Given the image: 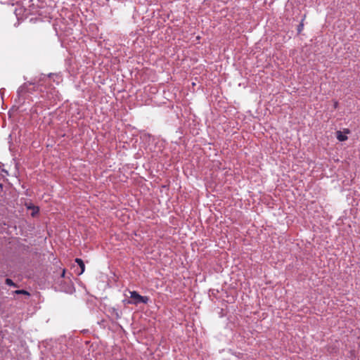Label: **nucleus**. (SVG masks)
I'll return each mask as SVG.
<instances>
[{
  "instance_id": "39448f33",
  "label": "nucleus",
  "mask_w": 360,
  "mask_h": 360,
  "mask_svg": "<svg viewBox=\"0 0 360 360\" xmlns=\"http://www.w3.org/2000/svg\"><path fill=\"white\" fill-rule=\"evenodd\" d=\"M336 137L338 141H345L347 140V136L345 134H342V133L340 131H338L336 132Z\"/></svg>"
},
{
  "instance_id": "f03ea898",
  "label": "nucleus",
  "mask_w": 360,
  "mask_h": 360,
  "mask_svg": "<svg viewBox=\"0 0 360 360\" xmlns=\"http://www.w3.org/2000/svg\"><path fill=\"white\" fill-rule=\"evenodd\" d=\"M109 312L111 316L116 320L121 318L122 312L115 307H112L109 309Z\"/></svg>"
},
{
  "instance_id": "f257e3e1",
  "label": "nucleus",
  "mask_w": 360,
  "mask_h": 360,
  "mask_svg": "<svg viewBox=\"0 0 360 360\" xmlns=\"http://www.w3.org/2000/svg\"><path fill=\"white\" fill-rule=\"evenodd\" d=\"M129 293L132 304L138 305L141 303L147 304L149 301L148 297L142 296L139 295L136 291H129Z\"/></svg>"
},
{
  "instance_id": "423d86ee",
  "label": "nucleus",
  "mask_w": 360,
  "mask_h": 360,
  "mask_svg": "<svg viewBox=\"0 0 360 360\" xmlns=\"http://www.w3.org/2000/svg\"><path fill=\"white\" fill-rule=\"evenodd\" d=\"M28 209H32V212L31 214L32 217H34L36 214H37L39 211V207L34 206H29Z\"/></svg>"
},
{
  "instance_id": "ddd939ff",
  "label": "nucleus",
  "mask_w": 360,
  "mask_h": 360,
  "mask_svg": "<svg viewBox=\"0 0 360 360\" xmlns=\"http://www.w3.org/2000/svg\"><path fill=\"white\" fill-rule=\"evenodd\" d=\"M345 134H349V129H345Z\"/></svg>"
},
{
  "instance_id": "1a4fd4ad",
  "label": "nucleus",
  "mask_w": 360,
  "mask_h": 360,
  "mask_svg": "<svg viewBox=\"0 0 360 360\" xmlns=\"http://www.w3.org/2000/svg\"><path fill=\"white\" fill-rule=\"evenodd\" d=\"M122 302H123V303L124 304H132L131 298L130 299H125Z\"/></svg>"
},
{
  "instance_id": "9d476101",
  "label": "nucleus",
  "mask_w": 360,
  "mask_h": 360,
  "mask_svg": "<svg viewBox=\"0 0 360 360\" xmlns=\"http://www.w3.org/2000/svg\"><path fill=\"white\" fill-rule=\"evenodd\" d=\"M303 27H304V25L302 22H301L298 27H297V32L300 33L302 32V30H303Z\"/></svg>"
},
{
  "instance_id": "0eeeda50",
  "label": "nucleus",
  "mask_w": 360,
  "mask_h": 360,
  "mask_svg": "<svg viewBox=\"0 0 360 360\" xmlns=\"http://www.w3.org/2000/svg\"><path fill=\"white\" fill-rule=\"evenodd\" d=\"M5 283L10 286L17 287V284L15 283L11 278H6L5 280Z\"/></svg>"
},
{
  "instance_id": "6e6552de",
  "label": "nucleus",
  "mask_w": 360,
  "mask_h": 360,
  "mask_svg": "<svg viewBox=\"0 0 360 360\" xmlns=\"http://www.w3.org/2000/svg\"><path fill=\"white\" fill-rule=\"evenodd\" d=\"M14 293L17 294V295L23 294V295H30V293L25 290H16L15 291H14Z\"/></svg>"
},
{
  "instance_id": "9b49d317",
  "label": "nucleus",
  "mask_w": 360,
  "mask_h": 360,
  "mask_svg": "<svg viewBox=\"0 0 360 360\" xmlns=\"http://www.w3.org/2000/svg\"><path fill=\"white\" fill-rule=\"evenodd\" d=\"M65 269H63L62 271L61 276H60V278H63L65 277Z\"/></svg>"
},
{
  "instance_id": "f8f14e48",
  "label": "nucleus",
  "mask_w": 360,
  "mask_h": 360,
  "mask_svg": "<svg viewBox=\"0 0 360 360\" xmlns=\"http://www.w3.org/2000/svg\"><path fill=\"white\" fill-rule=\"evenodd\" d=\"M338 103L335 102L334 104V108H336L338 107Z\"/></svg>"
},
{
  "instance_id": "20e7f679",
  "label": "nucleus",
  "mask_w": 360,
  "mask_h": 360,
  "mask_svg": "<svg viewBox=\"0 0 360 360\" xmlns=\"http://www.w3.org/2000/svg\"><path fill=\"white\" fill-rule=\"evenodd\" d=\"M75 262L80 267V271L77 272V274L78 275L82 274L84 273V269H85V265H84V263L83 260L82 259H79V258H76L75 259Z\"/></svg>"
},
{
  "instance_id": "7ed1b4c3",
  "label": "nucleus",
  "mask_w": 360,
  "mask_h": 360,
  "mask_svg": "<svg viewBox=\"0 0 360 360\" xmlns=\"http://www.w3.org/2000/svg\"><path fill=\"white\" fill-rule=\"evenodd\" d=\"M31 84H32V83H24L22 86H20L18 88V89L17 91L18 95L19 96H20L22 94L28 91V86Z\"/></svg>"
}]
</instances>
